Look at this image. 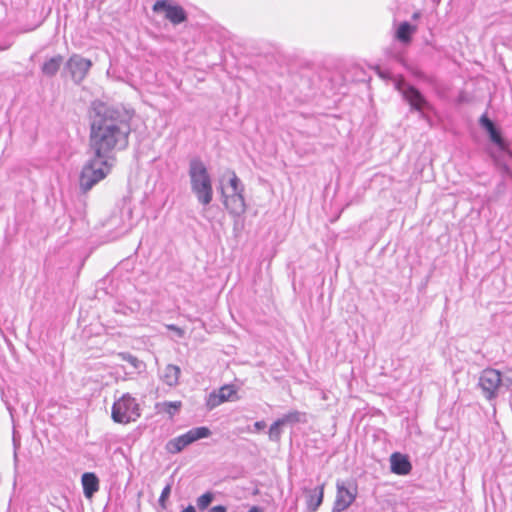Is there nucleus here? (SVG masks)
Returning a JSON list of instances; mask_svg holds the SVG:
<instances>
[{
    "instance_id": "f257e3e1",
    "label": "nucleus",
    "mask_w": 512,
    "mask_h": 512,
    "mask_svg": "<svg viewBox=\"0 0 512 512\" xmlns=\"http://www.w3.org/2000/svg\"><path fill=\"white\" fill-rule=\"evenodd\" d=\"M130 133V116L127 113L102 102L93 103L89 134L92 154L114 160L115 151L127 148Z\"/></svg>"
},
{
    "instance_id": "f03ea898",
    "label": "nucleus",
    "mask_w": 512,
    "mask_h": 512,
    "mask_svg": "<svg viewBox=\"0 0 512 512\" xmlns=\"http://www.w3.org/2000/svg\"><path fill=\"white\" fill-rule=\"evenodd\" d=\"M188 175L191 191L197 201L203 206H208L213 200L212 178L207 166L199 157L190 160Z\"/></svg>"
},
{
    "instance_id": "7ed1b4c3",
    "label": "nucleus",
    "mask_w": 512,
    "mask_h": 512,
    "mask_svg": "<svg viewBox=\"0 0 512 512\" xmlns=\"http://www.w3.org/2000/svg\"><path fill=\"white\" fill-rule=\"evenodd\" d=\"M113 164L114 160L93 154L82 168L79 178L80 189L83 192L89 191L110 173Z\"/></svg>"
},
{
    "instance_id": "20e7f679",
    "label": "nucleus",
    "mask_w": 512,
    "mask_h": 512,
    "mask_svg": "<svg viewBox=\"0 0 512 512\" xmlns=\"http://www.w3.org/2000/svg\"><path fill=\"white\" fill-rule=\"evenodd\" d=\"M228 175L229 187L234 189V194H229L228 190L222 188L223 204L231 215L239 217L246 211L245 186L234 171H229Z\"/></svg>"
},
{
    "instance_id": "39448f33",
    "label": "nucleus",
    "mask_w": 512,
    "mask_h": 512,
    "mask_svg": "<svg viewBox=\"0 0 512 512\" xmlns=\"http://www.w3.org/2000/svg\"><path fill=\"white\" fill-rule=\"evenodd\" d=\"M140 416V406L129 393L123 394L112 406L111 417L116 423L128 424L135 422Z\"/></svg>"
},
{
    "instance_id": "423d86ee",
    "label": "nucleus",
    "mask_w": 512,
    "mask_h": 512,
    "mask_svg": "<svg viewBox=\"0 0 512 512\" xmlns=\"http://www.w3.org/2000/svg\"><path fill=\"white\" fill-rule=\"evenodd\" d=\"M393 82L395 89L400 92L404 100L408 102L411 110L423 114L425 109L430 108L429 102L417 88L407 83L404 79H395Z\"/></svg>"
},
{
    "instance_id": "0eeeda50",
    "label": "nucleus",
    "mask_w": 512,
    "mask_h": 512,
    "mask_svg": "<svg viewBox=\"0 0 512 512\" xmlns=\"http://www.w3.org/2000/svg\"><path fill=\"white\" fill-rule=\"evenodd\" d=\"M211 434L212 432L208 427H195L186 433L169 440L166 444V449L169 453L177 454L193 442L202 438H207Z\"/></svg>"
},
{
    "instance_id": "6e6552de",
    "label": "nucleus",
    "mask_w": 512,
    "mask_h": 512,
    "mask_svg": "<svg viewBox=\"0 0 512 512\" xmlns=\"http://www.w3.org/2000/svg\"><path fill=\"white\" fill-rule=\"evenodd\" d=\"M336 488L333 512H343L355 501L358 493L357 485L352 482L337 481Z\"/></svg>"
},
{
    "instance_id": "1a4fd4ad",
    "label": "nucleus",
    "mask_w": 512,
    "mask_h": 512,
    "mask_svg": "<svg viewBox=\"0 0 512 512\" xmlns=\"http://www.w3.org/2000/svg\"><path fill=\"white\" fill-rule=\"evenodd\" d=\"M92 67L91 60L79 54H73L66 62L65 69L76 84H80Z\"/></svg>"
},
{
    "instance_id": "9d476101",
    "label": "nucleus",
    "mask_w": 512,
    "mask_h": 512,
    "mask_svg": "<svg viewBox=\"0 0 512 512\" xmlns=\"http://www.w3.org/2000/svg\"><path fill=\"white\" fill-rule=\"evenodd\" d=\"M501 383V373L492 368L483 370L479 378V386L481 387L484 396L489 400L497 396Z\"/></svg>"
},
{
    "instance_id": "9b49d317",
    "label": "nucleus",
    "mask_w": 512,
    "mask_h": 512,
    "mask_svg": "<svg viewBox=\"0 0 512 512\" xmlns=\"http://www.w3.org/2000/svg\"><path fill=\"white\" fill-rule=\"evenodd\" d=\"M153 11L156 13L164 12L165 18L174 25H178L186 21L187 14L185 10L176 4H172L169 0H158L153 5Z\"/></svg>"
},
{
    "instance_id": "f8f14e48",
    "label": "nucleus",
    "mask_w": 512,
    "mask_h": 512,
    "mask_svg": "<svg viewBox=\"0 0 512 512\" xmlns=\"http://www.w3.org/2000/svg\"><path fill=\"white\" fill-rule=\"evenodd\" d=\"M236 394V389L233 385H224L219 390L213 391L207 398L206 405L208 409L212 410L226 401L232 400Z\"/></svg>"
},
{
    "instance_id": "ddd939ff",
    "label": "nucleus",
    "mask_w": 512,
    "mask_h": 512,
    "mask_svg": "<svg viewBox=\"0 0 512 512\" xmlns=\"http://www.w3.org/2000/svg\"><path fill=\"white\" fill-rule=\"evenodd\" d=\"M304 492L306 493L307 498V508L310 511L315 512L322 504L324 497V485H321L315 489H305Z\"/></svg>"
},
{
    "instance_id": "4468645a",
    "label": "nucleus",
    "mask_w": 512,
    "mask_h": 512,
    "mask_svg": "<svg viewBox=\"0 0 512 512\" xmlns=\"http://www.w3.org/2000/svg\"><path fill=\"white\" fill-rule=\"evenodd\" d=\"M83 493L90 499L99 490V479L94 473L86 472L82 475Z\"/></svg>"
},
{
    "instance_id": "2eb2a0df",
    "label": "nucleus",
    "mask_w": 512,
    "mask_h": 512,
    "mask_svg": "<svg viewBox=\"0 0 512 512\" xmlns=\"http://www.w3.org/2000/svg\"><path fill=\"white\" fill-rule=\"evenodd\" d=\"M391 469L396 474L406 475L411 470V464L405 456L394 453L391 456Z\"/></svg>"
},
{
    "instance_id": "dca6fc26",
    "label": "nucleus",
    "mask_w": 512,
    "mask_h": 512,
    "mask_svg": "<svg viewBox=\"0 0 512 512\" xmlns=\"http://www.w3.org/2000/svg\"><path fill=\"white\" fill-rule=\"evenodd\" d=\"M180 373L181 370L178 366L169 364L164 368L161 379L168 386L174 387L178 384Z\"/></svg>"
},
{
    "instance_id": "f3484780",
    "label": "nucleus",
    "mask_w": 512,
    "mask_h": 512,
    "mask_svg": "<svg viewBox=\"0 0 512 512\" xmlns=\"http://www.w3.org/2000/svg\"><path fill=\"white\" fill-rule=\"evenodd\" d=\"M63 64V57L61 55L53 56L49 59H47L42 67L41 71L44 75L52 77L57 74L59 71L61 65Z\"/></svg>"
},
{
    "instance_id": "a211bd4d",
    "label": "nucleus",
    "mask_w": 512,
    "mask_h": 512,
    "mask_svg": "<svg viewBox=\"0 0 512 512\" xmlns=\"http://www.w3.org/2000/svg\"><path fill=\"white\" fill-rule=\"evenodd\" d=\"M416 31V27L408 22H402L396 31V38L403 44L411 42V36Z\"/></svg>"
},
{
    "instance_id": "6ab92c4d",
    "label": "nucleus",
    "mask_w": 512,
    "mask_h": 512,
    "mask_svg": "<svg viewBox=\"0 0 512 512\" xmlns=\"http://www.w3.org/2000/svg\"><path fill=\"white\" fill-rule=\"evenodd\" d=\"M489 138L490 140L495 144L497 145V147L507 153L509 156L512 157V151L509 149V145L508 143L503 139V137L501 136V133L500 131L495 128L493 129L492 131H490L489 133Z\"/></svg>"
},
{
    "instance_id": "aec40b11",
    "label": "nucleus",
    "mask_w": 512,
    "mask_h": 512,
    "mask_svg": "<svg viewBox=\"0 0 512 512\" xmlns=\"http://www.w3.org/2000/svg\"><path fill=\"white\" fill-rule=\"evenodd\" d=\"M284 425L286 424H294V423H305L306 422V413L300 411H291L283 417L280 418Z\"/></svg>"
},
{
    "instance_id": "412c9836",
    "label": "nucleus",
    "mask_w": 512,
    "mask_h": 512,
    "mask_svg": "<svg viewBox=\"0 0 512 512\" xmlns=\"http://www.w3.org/2000/svg\"><path fill=\"white\" fill-rule=\"evenodd\" d=\"M284 426L283 422L277 419L269 428V439L274 442H278L282 435L281 427Z\"/></svg>"
},
{
    "instance_id": "4be33fe9",
    "label": "nucleus",
    "mask_w": 512,
    "mask_h": 512,
    "mask_svg": "<svg viewBox=\"0 0 512 512\" xmlns=\"http://www.w3.org/2000/svg\"><path fill=\"white\" fill-rule=\"evenodd\" d=\"M118 356L125 362L129 363L134 369L140 370L144 364L137 357L131 355L130 353H119Z\"/></svg>"
},
{
    "instance_id": "5701e85b",
    "label": "nucleus",
    "mask_w": 512,
    "mask_h": 512,
    "mask_svg": "<svg viewBox=\"0 0 512 512\" xmlns=\"http://www.w3.org/2000/svg\"><path fill=\"white\" fill-rule=\"evenodd\" d=\"M214 495L211 492H206L197 499V506L200 510H205L213 501Z\"/></svg>"
},
{
    "instance_id": "b1692460",
    "label": "nucleus",
    "mask_w": 512,
    "mask_h": 512,
    "mask_svg": "<svg viewBox=\"0 0 512 512\" xmlns=\"http://www.w3.org/2000/svg\"><path fill=\"white\" fill-rule=\"evenodd\" d=\"M181 405L182 403L180 401L163 403L164 411L170 416H173L181 408Z\"/></svg>"
},
{
    "instance_id": "393cba45",
    "label": "nucleus",
    "mask_w": 512,
    "mask_h": 512,
    "mask_svg": "<svg viewBox=\"0 0 512 512\" xmlns=\"http://www.w3.org/2000/svg\"><path fill=\"white\" fill-rule=\"evenodd\" d=\"M479 122L487 133L496 128L495 124L486 115H482Z\"/></svg>"
},
{
    "instance_id": "a878e982",
    "label": "nucleus",
    "mask_w": 512,
    "mask_h": 512,
    "mask_svg": "<svg viewBox=\"0 0 512 512\" xmlns=\"http://www.w3.org/2000/svg\"><path fill=\"white\" fill-rule=\"evenodd\" d=\"M479 122L487 133L496 128L495 124L486 115H482Z\"/></svg>"
},
{
    "instance_id": "bb28decb",
    "label": "nucleus",
    "mask_w": 512,
    "mask_h": 512,
    "mask_svg": "<svg viewBox=\"0 0 512 512\" xmlns=\"http://www.w3.org/2000/svg\"><path fill=\"white\" fill-rule=\"evenodd\" d=\"M171 493V485L170 484H167L162 492H161V495L159 497V503L162 507H165V501L168 499L169 495Z\"/></svg>"
},
{
    "instance_id": "cd10ccee",
    "label": "nucleus",
    "mask_w": 512,
    "mask_h": 512,
    "mask_svg": "<svg viewBox=\"0 0 512 512\" xmlns=\"http://www.w3.org/2000/svg\"><path fill=\"white\" fill-rule=\"evenodd\" d=\"M167 328L169 330L176 332L179 337H182L184 335V331L174 324L167 325Z\"/></svg>"
},
{
    "instance_id": "c85d7f7f",
    "label": "nucleus",
    "mask_w": 512,
    "mask_h": 512,
    "mask_svg": "<svg viewBox=\"0 0 512 512\" xmlns=\"http://www.w3.org/2000/svg\"><path fill=\"white\" fill-rule=\"evenodd\" d=\"M266 427V423L264 421H257L254 423L255 430L259 431Z\"/></svg>"
},
{
    "instance_id": "c756f323",
    "label": "nucleus",
    "mask_w": 512,
    "mask_h": 512,
    "mask_svg": "<svg viewBox=\"0 0 512 512\" xmlns=\"http://www.w3.org/2000/svg\"><path fill=\"white\" fill-rule=\"evenodd\" d=\"M209 512H226V507L222 505L212 507Z\"/></svg>"
},
{
    "instance_id": "7c9ffc66",
    "label": "nucleus",
    "mask_w": 512,
    "mask_h": 512,
    "mask_svg": "<svg viewBox=\"0 0 512 512\" xmlns=\"http://www.w3.org/2000/svg\"><path fill=\"white\" fill-rule=\"evenodd\" d=\"M248 512H263V510L258 506H252Z\"/></svg>"
},
{
    "instance_id": "2f4dec72",
    "label": "nucleus",
    "mask_w": 512,
    "mask_h": 512,
    "mask_svg": "<svg viewBox=\"0 0 512 512\" xmlns=\"http://www.w3.org/2000/svg\"><path fill=\"white\" fill-rule=\"evenodd\" d=\"M181 512H196V510L192 505H189L188 507L183 509Z\"/></svg>"
},
{
    "instance_id": "473e14b6",
    "label": "nucleus",
    "mask_w": 512,
    "mask_h": 512,
    "mask_svg": "<svg viewBox=\"0 0 512 512\" xmlns=\"http://www.w3.org/2000/svg\"><path fill=\"white\" fill-rule=\"evenodd\" d=\"M224 190H228L229 194H234V189H230L229 185Z\"/></svg>"
},
{
    "instance_id": "72a5a7b5",
    "label": "nucleus",
    "mask_w": 512,
    "mask_h": 512,
    "mask_svg": "<svg viewBox=\"0 0 512 512\" xmlns=\"http://www.w3.org/2000/svg\"><path fill=\"white\" fill-rule=\"evenodd\" d=\"M419 16H420V13H418V12H417V13H414V14H413V19H417Z\"/></svg>"
},
{
    "instance_id": "f704fd0d",
    "label": "nucleus",
    "mask_w": 512,
    "mask_h": 512,
    "mask_svg": "<svg viewBox=\"0 0 512 512\" xmlns=\"http://www.w3.org/2000/svg\"><path fill=\"white\" fill-rule=\"evenodd\" d=\"M379 75H380L381 77H383V78H384V77H386V76H385V73H383V72H379Z\"/></svg>"
}]
</instances>
